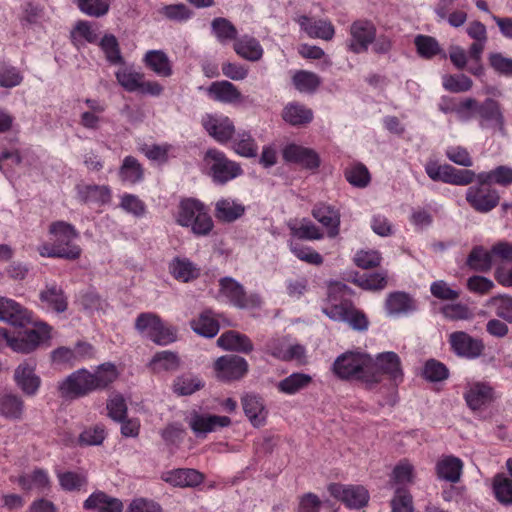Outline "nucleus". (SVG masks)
<instances>
[{
    "instance_id": "nucleus-1",
    "label": "nucleus",
    "mask_w": 512,
    "mask_h": 512,
    "mask_svg": "<svg viewBox=\"0 0 512 512\" xmlns=\"http://www.w3.org/2000/svg\"><path fill=\"white\" fill-rule=\"evenodd\" d=\"M118 376L116 366L111 363L100 365L95 372L79 369L58 383L62 397L75 399L106 388Z\"/></svg>"
},
{
    "instance_id": "nucleus-2",
    "label": "nucleus",
    "mask_w": 512,
    "mask_h": 512,
    "mask_svg": "<svg viewBox=\"0 0 512 512\" xmlns=\"http://www.w3.org/2000/svg\"><path fill=\"white\" fill-rule=\"evenodd\" d=\"M49 241L43 242L37 247L42 257L62 258L77 260L82 254V249L77 243L80 238L79 231L65 221H54L48 227Z\"/></svg>"
},
{
    "instance_id": "nucleus-3",
    "label": "nucleus",
    "mask_w": 512,
    "mask_h": 512,
    "mask_svg": "<svg viewBox=\"0 0 512 512\" xmlns=\"http://www.w3.org/2000/svg\"><path fill=\"white\" fill-rule=\"evenodd\" d=\"M347 295L346 285L340 283L331 285L327 300L322 306V312L333 321L348 323L355 330H367L368 320L366 316L353 307Z\"/></svg>"
},
{
    "instance_id": "nucleus-4",
    "label": "nucleus",
    "mask_w": 512,
    "mask_h": 512,
    "mask_svg": "<svg viewBox=\"0 0 512 512\" xmlns=\"http://www.w3.org/2000/svg\"><path fill=\"white\" fill-rule=\"evenodd\" d=\"M176 222L182 227H189L197 236H207L214 223L207 207L195 198L180 201L176 214Z\"/></svg>"
},
{
    "instance_id": "nucleus-5",
    "label": "nucleus",
    "mask_w": 512,
    "mask_h": 512,
    "mask_svg": "<svg viewBox=\"0 0 512 512\" xmlns=\"http://www.w3.org/2000/svg\"><path fill=\"white\" fill-rule=\"evenodd\" d=\"M372 357L361 351H348L333 363L334 373L341 379H359L370 384Z\"/></svg>"
},
{
    "instance_id": "nucleus-6",
    "label": "nucleus",
    "mask_w": 512,
    "mask_h": 512,
    "mask_svg": "<svg viewBox=\"0 0 512 512\" xmlns=\"http://www.w3.org/2000/svg\"><path fill=\"white\" fill-rule=\"evenodd\" d=\"M204 160L209 167L210 176L216 184H226L243 174L240 164L228 159L219 150L209 149Z\"/></svg>"
},
{
    "instance_id": "nucleus-7",
    "label": "nucleus",
    "mask_w": 512,
    "mask_h": 512,
    "mask_svg": "<svg viewBox=\"0 0 512 512\" xmlns=\"http://www.w3.org/2000/svg\"><path fill=\"white\" fill-rule=\"evenodd\" d=\"M478 125L483 130H491L501 135L505 134L506 120L502 105L493 98L478 101L477 115Z\"/></svg>"
},
{
    "instance_id": "nucleus-8",
    "label": "nucleus",
    "mask_w": 512,
    "mask_h": 512,
    "mask_svg": "<svg viewBox=\"0 0 512 512\" xmlns=\"http://www.w3.org/2000/svg\"><path fill=\"white\" fill-rule=\"evenodd\" d=\"M219 298L239 308H256L261 305L258 294L247 295L243 286L231 277H224L219 281Z\"/></svg>"
},
{
    "instance_id": "nucleus-9",
    "label": "nucleus",
    "mask_w": 512,
    "mask_h": 512,
    "mask_svg": "<svg viewBox=\"0 0 512 512\" xmlns=\"http://www.w3.org/2000/svg\"><path fill=\"white\" fill-rule=\"evenodd\" d=\"M385 375L395 383L402 381L403 371L400 357L395 352H382L372 358L370 384L380 382Z\"/></svg>"
},
{
    "instance_id": "nucleus-10",
    "label": "nucleus",
    "mask_w": 512,
    "mask_h": 512,
    "mask_svg": "<svg viewBox=\"0 0 512 512\" xmlns=\"http://www.w3.org/2000/svg\"><path fill=\"white\" fill-rule=\"evenodd\" d=\"M52 328L44 322L35 323V329L19 332L13 336L10 342V348L17 352L28 354L34 351L40 343L51 338Z\"/></svg>"
},
{
    "instance_id": "nucleus-11",
    "label": "nucleus",
    "mask_w": 512,
    "mask_h": 512,
    "mask_svg": "<svg viewBox=\"0 0 512 512\" xmlns=\"http://www.w3.org/2000/svg\"><path fill=\"white\" fill-rule=\"evenodd\" d=\"M37 363L34 359H25L20 362L13 373V381L17 388L27 397L38 394L42 380L36 373Z\"/></svg>"
},
{
    "instance_id": "nucleus-12",
    "label": "nucleus",
    "mask_w": 512,
    "mask_h": 512,
    "mask_svg": "<svg viewBox=\"0 0 512 512\" xmlns=\"http://www.w3.org/2000/svg\"><path fill=\"white\" fill-rule=\"evenodd\" d=\"M498 191L488 183L477 182L470 186L466 192V201L480 213H487L493 210L499 203Z\"/></svg>"
},
{
    "instance_id": "nucleus-13",
    "label": "nucleus",
    "mask_w": 512,
    "mask_h": 512,
    "mask_svg": "<svg viewBox=\"0 0 512 512\" xmlns=\"http://www.w3.org/2000/svg\"><path fill=\"white\" fill-rule=\"evenodd\" d=\"M267 352L282 361L306 363V349L289 337L274 338L267 344Z\"/></svg>"
},
{
    "instance_id": "nucleus-14",
    "label": "nucleus",
    "mask_w": 512,
    "mask_h": 512,
    "mask_svg": "<svg viewBox=\"0 0 512 512\" xmlns=\"http://www.w3.org/2000/svg\"><path fill=\"white\" fill-rule=\"evenodd\" d=\"M349 39L346 42L349 51L361 54L368 50L376 37V28L370 21L357 20L349 29Z\"/></svg>"
},
{
    "instance_id": "nucleus-15",
    "label": "nucleus",
    "mask_w": 512,
    "mask_h": 512,
    "mask_svg": "<svg viewBox=\"0 0 512 512\" xmlns=\"http://www.w3.org/2000/svg\"><path fill=\"white\" fill-rule=\"evenodd\" d=\"M332 497L343 502L350 509H360L367 505L369 493L360 485H343L332 483L328 486Z\"/></svg>"
},
{
    "instance_id": "nucleus-16",
    "label": "nucleus",
    "mask_w": 512,
    "mask_h": 512,
    "mask_svg": "<svg viewBox=\"0 0 512 512\" xmlns=\"http://www.w3.org/2000/svg\"><path fill=\"white\" fill-rule=\"evenodd\" d=\"M449 343L453 352L466 359L478 358L483 350L482 340L474 338L463 331L453 332L449 335Z\"/></svg>"
},
{
    "instance_id": "nucleus-17",
    "label": "nucleus",
    "mask_w": 512,
    "mask_h": 512,
    "mask_svg": "<svg viewBox=\"0 0 512 512\" xmlns=\"http://www.w3.org/2000/svg\"><path fill=\"white\" fill-rule=\"evenodd\" d=\"M187 422L197 437H205L208 433L214 432L218 428L229 426L231 419L227 416L200 414L193 411L188 416Z\"/></svg>"
},
{
    "instance_id": "nucleus-18",
    "label": "nucleus",
    "mask_w": 512,
    "mask_h": 512,
    "mask_svg": "<svg viewBox=\"0 0 512 512\" xmlns=\"http://www.w3.org/2000/svg\"><path fill=\"white\" fill-rule=\"evenodd\" d=\"M463 397L467 406L473 410H480L489 405L494 399V390L486 382L468 381Z\"/></svg>"
},
{
    "instance_id": "nucleus-19",
    "label": "nucleus",
    "mask_w": 512,
    "mask_h": 512,
    "mask_svg": "<svg viewBox=\"0 0 512 512\" xmlns=\"http://www.w3.org/2000/svg\"><path fill=\"white\" fill-rule=\"evenodd\" d=\"M202 124L208 134L222 144L230 141L235 133L232 120L224 115H206Z\"/></svg>"
},
{
    "instance_id": "nucleus-20",
    "label": "nucleus",
    "mask_w": 512,
    "mask_h": 512,
    "mask_svg": "<svg viewBox=\"0 0 512 512\" xmlns=\"http://www.w3.org/2000/svg\"><path fill=\"white\" fill-rule=\"evenodd\" d=\"M248 369L246 360L237 355H225L215 362L217 377L229 381L239 379L245 375Z\"/></svg>"
},
{
    "instance_id": "nucleus-21",
    "label": "nucleus",
    "mask_w": 512,
    "mask_h": 512,
    "mask_svg": "<svg viewBox=\"0 0 512 512\" xmlns=\"http://www.w3.org/2000/svg\"><path fill=\"white\" fill-rule=\"evenodd\" d=\"M161 479L174 487L186 488L200 485L204 475L196 469L178 468L163 472Z\"/></svg>"
},
{
    "instance_id": "nucleus-22",
    "label": "nucleus",
    "mask_w": 512,
    "mask_h": 512,
    "mask_svg": "<svg viewBox=\"0 0 512 512\" xmlns=\"http://www.w3.org/2000/svg\"><path fill=\"white\" fill-rule=\"evenodd\" d=\"M283 157L286 161L307 169H317L320 166V157L315 150L297 144L287 145L283 150Z\"/></svg>"
},
{
    "instance_id": "nucleus-23",
    "label": "nucleus",
    "mask_w": 512,
    "mask_h": 512,
    "mask_svg": "<svg viewBox=\"0 0 512 512\" xmlns=\"http://www.w3.org/2000/svg\"><path fill=\"white\" fill-rule=\"evenodd\" d=\"M297 22L301 29L310 38H317L329 41L335 35V28L329 20L315 19L303 15L297 19Z\"/></svg>"
},
{
    "instance_id": "nucleus-24",
    "label": "nucleus",
    "mask_w": 512,
    "mask_h": 512,
    "mask_svg": "<svg viewBox=\"0 0 512 512\" xmlns=\"http://www.w3.org/2000/svg\"><path fill=\"white\" fill-rule=\"evenodd\" d=\"M313 217L321 223L331 238L339 234L340 212L335 207L326 203L317 204L312 211Z\"/></svg>"
},
{
    "instance_id": "nucleus-25",
    "label": "nucleus",
    "mask_w": 512,
    "mask_h": 512,
    "mask_svg": "<svg viewBox=\"0 0 512 512\" xmlns=\"http://www.w3.org/2000/svg\"><path fill=\"white\" fill-rule=\"evenodd\" d=\"M0 321L14 326H25L31 321L30 314L12 299L0 297Z\"/></svg>"
},
{
    "instance_id": "nucleus-26",
    "label": "nucleus",
    "mask_w": 512,
    "mask_h": 512,
    "mask_svg": "<svg viewBox=\"0 0 512 512\" xmlns=\"http://www.w3.org/2000/svg\"><path fill=\"white\" fill-rule=\"evenodd\" d=\"M207 94L210 99L224 104H236L242 100V94L238 88L226 80L213 82L207 88Z\"/></svg>"
},
{
    "instance_id": "nucleus-27",
    "label": "nucleus",
    "mask_w": 512,
    "mask_h": 512,
    "mask_svg": "<svg viewBox=\"0 0 512 512\" xmlns=\"http://www.w3.org/2000/svg\"><path fill=\"white\" fill-rule=\"evenodd\" d=\"M25 413L22 396L14 392L0 391V415L8 420H21Z\"/></svg>"
},
{
    "instance_id": "nucleus-28",
    "label": "nucleus",
    "mask_w": 512,
    "mask_h": 512,
    "mask_svg": "<svg viewBox=\"0 0 512 512\" xmlns=\"http://www.w3.org/2000/svg\"><path fill=\"white\" fill-rule=\"evenodd\" d=\"M86 510L95 512H122L123 503L120 499L109 496L103 491L92 493L83 503Z\"/></svg>"
},
{
    "instance_id": "nucleus-29",
    "label": "nucleus",
    "mask_w": 512,
    "mask_h": 512,
    "mask_svg": "<svg viewBox=\"0 0 512 512\" xmlns=\"http://www.w3.org/2000/svg\"><path fill=\"white\" fill-rule=\"evenodd\" d=\"M463 462L452 455L444 456L436 464V474L438 479L450 483H457L462 474Z\"/></svg>"
},
{
    "instance_id": "nucleus-30",
    "label": "nucleus",
    "mask_w": 512,
    "mask_h": 512,
    "mask_svg": "<svg viewBox=\"0 0 512 512\" xmlns=\"http://www.w3.org/2000/svg\"><path fill=\"white\" fill-rule=\"evenodd\" d=\"M385 309L389 316L399 317L416 310L415 302L406 293H391L385 302Z\"/></svg>"
},
{
    "instance_id": "nucleus-31",
    "label": "nucleus",
    "mask_w": 512,
    "mask_h": 512,
    "mask_svg": "<svg viewBox=\"0 0 512 512\" xmlns=\"http://www.w3.org/2000/svg\"><path fill=\"white\" fill-rule=\"evenodd\" d=\"M143 62L160 77H170L173 74L171 61L162 50H149L145 53Z\"/></svg>"
},
{
    "instance_id": "nucleus-32",
    "label": "nucleus",
    "mask_w": 512,
    "mask_h": 512,
    "mask_svg": "<svg viewBox=\"0 0 512 512\" xmlns=\"http://www.w3.org/2000/svg\"><path fill=\"white\" fill-rule=\"evenodd\" d=\"M242 405L245 415L253 426L260 427L265 423L267 410L260 397L246 395L242 398Z\"/></svg>"
},
{
    "instance_id": "nucleus-33",
    "label": "nucleus",
    "mask_w": 512,
    "mask_h": 512,
    "mask_svg": "<svg viewBox=\"0 0 512 512\" xmlns=\"http://www.w3.org/2000/svg\"><path fill=\"white\" fill-rule=\"evenodd\" d=\"M234 50L240 57L251 62L259 61L264 53L260 42L249 35L236 39Z\"/></svg>"
},
{
    "instance_id": "nucleus-34",
    "label": "nucleus",
    "mask_w": 512,
    "mask_h": 512,
    "mask_svg": "<svg viewBox=\"0 0 512 512\" xmlns=\"http://www.w3.org/2000/svg\"><path fill=\"white\" fill-rule=\"evenodd\" d=\"M282 118L292 126H301L312 121L313 112L304 104L299 102H290L284 107Z\"/></svg>"
},
{
    "instance_id": "nucleus-35",
    "label": "nucleus",
    "mask_w": 512,
    "mask_h": 512,
    "mask_svg": "<svg viewBox=\"0 0 512 512\" xmlns=\"http://www.w3.org/2000/svg\"><path fill=\"white\" fill-rule=\"evenodd\" d=\"M231 148L234 152L245 158L255 157L258 153V145L250 132L239 130L232 136Z\"/></svg>"
},
{
    "instance_id": "nucleus-36",
    "label": "nucleus",
    "mask_w": 512,
    "mask_h": 512,
    "mask_svg": "<svg viewBox=\"0 0 512 512\" xmlns=\"http://www.w3.org/2000/svg\"><path fill=\"white\" fill-rule=\"evenodd\" d=\"M170 273L173 277L181 282H189L197 278L200 269L187 258H174L169 265Z\"/></svg>"
},
{
    "instance_id": "nucleus-37",
    "label": "nucleus",
    "mask_w": 512,
    "mask_h": 512,
    "mask_svg": "<svg viewBox=\"0 0 512 512\" xmlns=\"http://www.w3.org/2000/svg\"><path fill=\"white\" fill-rule=\"evenodd\" d=\"M244 212V205L230 198L220 199L215 204V216L222 222H233Z\"/></svg>"
},
{
    "instance_id": "nucleus-38",
    "label": "nucleus",
    "mask_w": 512,
    "mask_h": 512,
    "mask_svg": "<svg viewBox=\"0 0 512 512\" xmlns=\"http://www.w3.org/2000/svg\"><path fill=\"white\" fill-rule=\"evenodd\" d=\"M217 344L225 350H235L243 353H248L253 349V345L249 338L236 331L223 333L217 339Z\"/></svg>"
},
{
    "instance_id": "nucleus-39",
    "label": "nucleus",
    "mask_w": 512,
    "mask_h": 512,
    "mask_svg": "<svg viewBox=\"0 0 512 512\" xmlns=\"http://www.w3.org/2000/svg\"><path fill=\"white\" fill-rule=\"evenodd\" d=\"M144 74L133 66L122 65L115 72L118 84L127 92H137Z\"/></svg>"
},
{
    "instance_id": "nucleus-40",
    "label": "nucleus",
    "mask_w": 512,
    "mask_h": 512,
    "mask_svg": "<svg viewBox=\"0 0 512 512\" xmlns=\"http://www.w3.org/2000/svg\"><path fill=\"white\" fill-rule=\"evenodd\" d=\"M40 299L47 308L58 313L67 309V299L62 289L55 284L47 285L40 293Z\"/></svg>"
},
{
    "instance_id": "nucleus-41",
    "label": "nucleus",
    "mask_w": 512,
    "mask_h": 512,
    "mask_svg": "<svg viewBox=\"0 0 512 512\" xmlns=\"http://www.w3.org/2000/svg\"><path fill=\"white\" fill-rule=\"evenodd\" d=\"M191 328L201 336L212 338L219 331V323L211 310H205L196 319L191 321Z\"/></svg>"
},
{
    "instance_id": "nucleus-42",
    "label": "nucleus",
    "mask_w": 512,
    "mask_h": 512,
    "mask_svg": "<svg viewBox=\"0 0 512 512\" xmlns=\"http://www.w3.org/2000/svg\"><path fill=\"white\" fill-rule=\"evenodd\" d=\"M477 182L508 186L512 184V167L500 165L490 171L477 174Z\"/></svg>"
},
{
    "instance_id": "nucleus-43",
    "label": "nucleus",
    "mask_w": 512,
    "mask_h": 512,
    "mask_svg": "<svg viewBox=\"0 0 512 512\" xmlns=\"http://www.w3.org/2000/svg\"><path fill=\"white\" fill-rule=\"evenodd\" d=\"M311 382L312 377L309 374L296 372L281 380L277 384V388L284 394L294 395L307 388Z\"/></svg>"
},
{
    "instance_id": "nucleus-44",
    "label": "nucleus",
    "mask_w": 512,
    "mask_h": 512,
    "mask_svg": "<svg viewBox=\"0 0 512 512\" xmlns=\"http://www.w3.org/2000/svg\"><path fill=\"white\" fill-rule=\"evenodd\" d=\"M79 197L86 203L105 204L110 201L111 191L105 185H84L79 187Z\"/></svg>"
},
{
    "instance_id": "nucleus-45",
    "label": "nucleus",
    "mask_w": 512,
    "mask_h": 512,
    "mask_svg": "<svg viewBox=\"0 0 512 512\" xmlns=\"http://www.w3.org/2000/svg\"><path fill=\"white\" fill-rule=\"evenodd\" d=\"M180 364L179 357L171 351L156 353L149 362V367L155 373L175 371Z\"/></svg>"
},
{
    "instance_id": "nucleus-46",
    "label": "nucleus",
    "mask_w": 512,
    "mask_h": 512,
    "mask_svg": "<svg viewBox=\"0 0 512 512\" xmlns=\"http://www.w3.org/2000/svg\"><path fill=\"white\" fill-rule=\"evenodd\" d=\"M135 328L142 337L153 341L156 330L161 328V319L154 313H141L136 318Z\"/></svg>"
},
{
    "instance_id": "nucleus-47",
    "label": "nucleus",
    "mask_w": 512,
    "mask_h": 512,
    "mask_svg": "<svg viewBox=\"0 0 512 512\" xmlns=\"http://www.w3.org/2000/svg\"><path fill=\"white\" fill-rule=\"evenodd\" d=\"M18 484L24 490L44 491L49 488L50 480L45 470L36 469L32 473L20 476Z\"/></svg>"
},
{
    "instance_id": "nucleus-48",
    "label": "nucleus",
    "mask_w": 512,
    "mask_h": 512,
    "mask_svg": "<svg viewBox=\"0 0 512 512\" xmlns=\"http://www.w3.org/2000/svg\"><path fill=\"white\" fill-rule=\"evenodd\" d=\"M294 87L301 93H313L321 84L320 77L310 71L299 70L292 76Z\"/></svg>"
},
{
    "instance_id": "nucleus-49",
    "label": "nucleus",
    "mask_w": 512,
    "mask_h": 512,
    "mask_svg": "<svg viewBox=\"0 0 512 512\" xmlns=\"http://www.w3.org/2000/svg\"><path fill=\"white\" fill-rule=\"evenodd\" d=\"M492 489L495 498L504 505L512 504V479L503 474L493 478Z\"/></svg>"
},
{
    "instance_id": "nucleus-50",
    "label": "nucleus",
    "mask_w": 512,
    "mask_h": 512,
    "mask_svg": "<svg viewBox=\"0 0 512 512\" xmlns=\"http://www.w3.org/2000/svg\"><path fill=\"white\" fill-rule=\"evenodd\" d=\"M97 37L96 26L88 21H79L71 32L72 41L76 45H83L85 42L94 43Z\"/></svg>"
},
{
    "instance_id": "nucleus-51",
    "label": "nucleus",
    "mask_w": 512,
    "mask_h": 512,
    "mask_svg": "<svg viewBox=\"0 0 512 512\" xmlns=\"http://www.w3.org/2000/svg\"><path fill=\"white\" fill-rule=\"evenodd\" d=\"M288 225L292 235L299 239L318 240L323 237L320 229L310 221H291Z\"/></svg>"
},
{
    "instance_id": "nucleus-52",
    "label": "nucleus",
    "mask_w": 512,
    "mask_h": 512,
    "mask_svg": "<svg viewBox=\"0 0 512 512\" xmlns=\"http://www.w3.org/2000/svg\"><path fill=\"white\" fill-rule=\"evenodd\" d=\"M203 386L204 382L198 376L184 374L175 379L173 389L178 395L186 396L200 390Z\"/></svg>"
},
{
    "instance_id": "nucleus-53",
    "label": "nucleus",
    "mask_w": 512,
    "mask_h": 512,
    "mask_svg": "<svg viewBox=\"0 0 512 512\" xmlns=\"http://www.w3.org/2000/svg\"><path fill=\"white\" fill-rule=\"evenodd\" d=\"M416 479L414 466L407 460L400 461L393 469L392 483L397 486L413 484Z\"/></svg>"
},
{
    "instance_id": "nucleus-54",
    "label": "nucleus",
    "mask_w": 512,
    "mask_h": 512,
    "mask_svg": "<svg viewBox=\"0 0 512 512\" xmlns=\"http://www.w3.org/2000/svg\"><path fill=\"white\" fill-rule=\"evenodd\" d=\"M492 251L489 252L483 247H475L469 254L467 264L470 268L477 271H487L493 264Z\"/></svg>"
},
{
    "instance_id": "nucleus-55",
    "label": "nucleus",
    "mask_w": 512,
    "mask_h": 512,
    "mask_svg": "<svg viewBox=\"0 0 512 512\" xmlns=\"http://www.w3.org/2000/svg\"><path fill=\"white\" fill-rule=\"evenodd\" d=\"M488 304L493 307L498 318L512 324V296L502 294L492 297Z\"/></svg>"
},
{
    "instance_id": "nucleus-56",
    "label": "nucleus",
    "mask_w": 512,
    "mask_h": 512,
    "mask_svg": "<svg viewBox=\"0 0 512 512\" xmlns=\"http://www.w3.org/2000/svg\"><path fill=\"white\" fill-rule=\"evenodd\" d=\"M452 3V0H440L435 12L441 19H447L448 23L452 27H460L466 22L467 14L460 10L453 11L449 14L448 11Z\"/></svg>"
},
{
    "instance_id": "nucleus-57",
    "label": "nucleus",
    "mask_w": 512,
    "mask_h": 512,
    "mask_svg": "<svg viewBox=\"0 0 512 512\" xmlns=\"http://www.w3.org/2000/svg\"><path fill=\"white\" fill-rule=\"evenodd\" d=\"M346 180L354 187L365 188L370 183V173L365 165L356 163L345 171Z\"/></svg>"
},
{
    "instance_id": "nucleus-58",
    "label": "nucleus",
    "mask_w": 512,
    "mask_h": 512,
    "mask_svg": "<svg viewBox=\"0 0 512 512\" xmlns=\"http://www.w3.org/2000/svg\"><path fill=\"white\" fill-rule=\"evenodd\" d=\"M119 174L122 181L130 184H134L140 181L143 177V171L140 164L132 156H127L123 160Z\"/></svg>"
},
{
    "instance_id": "nucleus-59",
    "label": "nucleus",
    "mask_w": 512,
    "mask_h": 512,
    "mask_svg": "<svg viewBox=\"0 0 512 512\" xmlns=\"http://www.w3.org/2000/svg\"><path fill=\"white\" fill-rule=\"evenodd\" d=\"M57 478L61 488L66 491L79 490L87 483L86 475L82 472L59 471L57 473Z\"/></svg>"
},
{
    "instance_id": "nucleus-60",
    "label": "nucleus",
    "mask_w": 512,
    "mask_h": 512,
    "mask_svg": "<svg viewBox=\"0 0 512 512\" xmlns=\"http://www.w3.org/2000/svg\"><path fill=\"white\" fill-rule=\"evenodd\" d=\"M100 47L110 64H122L123 58L120 53L118 41L114 35H105L100 41Z\"/></svg>"
},
{
    "instance_id": "nucleus-61",
    "label": "nucleus",
    "mask_w": 512,
    "mask_h": 512,
    "mask_svg": "<svg viewBox=\"0 0 512 512\" xmlns=\"http://www.w3.org/2000/svg\"><path fill=\"white\" fill-rule=\"evenodd\" d=\"M111 0H76L80 11L91 17H101L107 14Z\"/></svg>"
},
{
    "instance_id": "nucleus-62",
    "label": "nucleus",
    "mask_w": 512,
    "mask_h": 512,
    "mask_svg": "<svg viewBox=\"0 0 512 512\" xmlns=\"http://www.w3.org/2000/svg\"><path fill=\"white\" fill-rule=\"evenodd\" d=\"M443 87L450 92L460 93L469 91L472 88L473 82L472 80L464 75H444L442 77Z\"/></svg>"
},
{
    "instance_id": "nucleus-63",
    "label": "nucleus",
    "mask_w": 512,
    "mask_h": 512,
    "mask_svg": "<svg viewBox=\"0 0 512 512\" xmlns=\"http://www.w3.org/2000/svg\"><path fill=\"white\" fill-rule=\"evenodd\" d=\"M212 30L221 43L236 39L237 30L235 26L225 18H215L212 21Z\"/></svg>"
},
{
    "instance_id": "nucleus-64",
    "label": "nucleus",
    "mask_w": 512,
    "mask_h": 512,
    "mask_svg": "<svg viewBox=\"0 0 512 512\" xmlns=\"http://www.w3.org/2000/svg\"><path fill=\"white\" fill-rule=\"evenodd\" d=\"M423 376L430 382H440L448 378L449 370L443 363L431 359L424 365Z\"/></svg>"
}]
</instances>
